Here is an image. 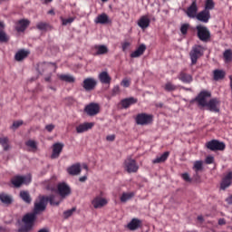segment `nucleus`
Listing matches in <instances>:
<instances>
[{
  "label": "nucleus",
  "instance_id": "f257e3e1",
  "mask_svg": "<svg viewBox=\"0 0 232 232\" xmlns=\"http://www.w3.org/2000/svg\"><path fill=\"white\" fill-rule=\"evenodd\" d=\"M211 92L204 90L191 102H197L198 106L208 107L211 111L219 112L220 101L218 98H213L208 102H207V99L211 98Z\"/></svg>",
  "mask_w": 232,
  "mask_h": 232
},
{
  "label": "nucleus",
  "instance_id": "f03ea898",
  "mask_svg": "<svg viewBox=\"0 0 232 232\" xmlns=\"http://www.w3.org/2000/svg\"><path fill=\"white\" fill-rule=\"evenodd\" d=\"M48 202L52 206H58L61 203V200L58 199V197L53 194L50 196H40L39 201L34 203V208L33 212H34L36 215L43 213V211H45Z\"/></svg>",
  "mask_w": 232,
  "mask_h": 232
},
{
  "label": "nucleus",
  "instance_id": "7ed1b4c3",
  "mask_svg": "<svg viewBox=\"0 0 232 232\" xmlns=\"http://www.w3.org/2000/svg\"><path fill=\"white\" fill-rule=\"evenodd\" d=\"M37 214L34 212L25 214L23 218L22 222L24 224L22 227L19 228V232H30L32 231L34 222L36 220Z\"/></svg>",
  "mask_w": 232,
  "mask_h": 232
},
{
  "label": "nucleus",
  "instance_id": "20e7f679",
  "mask_svg": "<svg viewBox=\"0 0 232 232\" xmlns=\"http://www.w3.org/2000/svg\"><path fill=\"white\" fill-rule=\"evenodd\" d=\"M204 54V48L201 45L193 46L189 56L191 59V65H195L198 63V60L202 57Z\"/></svg>",
  "mask_w": 232,
  "mask_h": 232
},
{
  "label": "nucleus",
  "instance_id": "39448f33",
  "mask_svg": "<svg viewBox=\"0 0 232 232\" xmlns=\"http://www.w3.org/2000/svg\"><path fill=\"white\" fill-rule=\"evenodd\" d=\"M196 30L198 33V37L200 41L207 43L210 40L211 34H210L209 30L208 29V27L199 24L196 27Z\"/></svg>",
  "mask_w": 232,
  "mask_h": 232
},
{
  "label": "nucleus",
  "instance_id": "423d86ee",
  "mask_svg": "<svg viewBox=\"0 0 232 232\" xmlns=\"http://www.w3.org/2000/svg\"><path fill=\"white\" fill-rule=\"evenodd\" d=\"M31 182V177L16 175L11 179V183L14 188H20L22 185H27Z\"/></svg>",
  "mask_w": 232,
  "mask_h": 232
},
{
  "label": "nucleus",
  "instance_id": "0eeeda50",
  "mask_svg": "<svg viewBox=\"0 0 232 232\" xmlns=\"http://www.w3.org/2000/svg\"><path fill=\"white\" fill-rule=\"evenodd\" d=\"M135 121L138 125H148L153 121V115L140 113L136 116Z\"/></svg>",
  "mask_w": 232,
  "mask_h": 232
},
{
  "label": "nucleus",
  "instance_id": "6e6552de",
  "mask_svg": "<svg viewBox=\"0 0 232 232\" xmlns=\"http://www.w3.org/2000/svg\"><path fill=\"white\" fill-rule=\"evenodd\" d=\"M206 146L208 150L212 151L216 150H224L226 149V144L222 141H219L218 140H212L206 143Z\"/></svg>",
  "mask_w": 232,
  "mask_h": 232
},
{
  "label": "nucleus",
  "instance_id": "1a4fd4ad",
  "mask_svg": "<svg viewBox=\"0 0 232 232\" xmlns=\"http://www.w3.org/2000/svg\"><path fill=\"white\" fill-rule=\"evenodd\" d=\"M124 168L128 173H136L139 169V166H138L136 160H132L130 158H128L124 161Z\"/></svg>",
  "mask_w": 232,
  "mask_h": 232
},
{
  "label": "nucleus",
  "instance_id": "9d476101",
  "mask_svg": "<svg viewBox=\"0 0 232 232\" xmlns=\"http://www.w3.org/2000/svg\"><path fill=\"white\" fill-rule=\"evenodd\" d=\"M57 193L64 198L72 193V190L65 182H62L57 185Z\"/></svg>",
  "mask_w": 232,
  "mask_h": 232
},
{
  "label": "nucleus",
  "instance_id": "9b49d317",
  "mask_svg": "<svg viewBox=\"0 0 232 232\" xmlns=\"http://www.w3.org/2000/svg\"><path fill=\"white\" fill-rule=\"evenodd\" d=\"M82 86L86 92L93 91L97 86V81L94 78H86L82 82Z\"/></svg>",
  "mask_w": 232,
  "mask_h": 232
},
{
  "label": "nucleus",
  "instance_id": "f8f14e48",
  "mask_svg": "<svg viewBox=\"0 0 232 232\" xmlns=\"http://www.w3.org/2000/svg\"><path fill=\"white\" fill-rule=\"evenodd\" d=\"M94 209H102L108 204V200L102 197L97 196L92 200Z\"/></svg>",
  "mask_w": 232,
  "mask_h": 232
},
{
  "label": "nucleus",
  "instance_id": "ddd939ff",
  "mask_svg": "<svg viewBox=\"0 0 232 232\" xmlns=\"http://www.w3.org/2000/svg\"><path fill=\"white\" fill-rule=\"evenodd\" d=\"M84 111L89 116H94L100 112V106L97 103H90L85 107Z\"/></svg>",
  "mask_w": 232,
  "mask_h": 232
},
{
  "label": "nucleus",
  "instance_id": "4468645a",
  "mask_svg": "<svg viewBox=\"0 0 232 232\" xmlns=\"http://www.w3.org/2000/svg\"><path fill=\"white\" fill-rule=\"evenodd\" d=\"M178 79L179 81H181L184 83H191L193 82V76L187 73V70L184 69L182 70L179 75H178Z\"/></svg>",
  "mask_w": 232,
  "mask_h": 232
},
{
  "label": "nucleus",
  "instance_id": "2eb2a0df",
  "mask_svg": "<svg viewBox=\"0 0 232 232\" xmlns=\"http://www.w3.org/2000/svg\"><path fill=\"white\" fill-rule=\"evenodd\" d=\"M64 145L63 143L57 142L53 145V153L51 158L53 160L59 158L61 152L63 151Z\"/></svg>",
  "mask_w": 232,
  "mask_h": 232
},
{
  "label": "nucleus",
  "instance_id": "dca6fc26",
  "mask_svg": "<svg viewBox=\"0 0 232 232\" xmlns=\"http://www.w3.org/2000/svg\"><path fill=\"white\" fill-rule=\"evenodd\" d=\"M198 11V8L197 5V0H194L191 5L187 9L186 14L189 18H195L198 15L197 14Z\"/></svg>",
  "mask_w": 232,
  "mask_h": 232
},
{
  "label": "nucleus",
  "instance_id": "f3484780",
  "mask_svg": "<svg viewBox=\"0 0 232 232\" xmlns=\"http://www.w3.org/2000/svg\"><path fill=\"white\" fill-rule=\"evenodd\" d=\"M196 18L204 24H208L211 18V14L210 12L203 10L197 14Z\"/></svg>",
  "mask_w": 232,
  "mask_h": 232
},
{
  "label": "nucleus",
  "instance_id": "a211bd4d",
  "mask_svg": "<svg viewBox=\"0 0 232 232\" xmlns=\"http://www.w3.org/2000/svg\"><path fill=\"white\" fill-rule=\"evenodd\" d=\"M142 221L138 218H132L131 221L127 225V227L130 231H136L139 227H141Z\"/></svg>",
  "mask_w": 232,
  "mask_h": 232
},
{
  "label": "nucleus",
  "instance_id": "6ab92c4d",
  "mask_svg": "<svg viewBox=\"0 0 232 232\" xmlns=\"http://www.w3.org/2000/svg\"><path fill=\"white\" fill-rule=\"evenodd\" d=\"M94 126L93 122H84L76 127L77 133H83L85 131H88L89 130L92 129Z\"/></svg>",
  "mask_w": 232,
  "mask_h": 232
},
{
  "label": "nucleus",
  "instance_id": "aec40b11",
  "mask_svg": "<svg viewBox=\"0 0 232 232\" xmlns=\"http://www.w3.org/2000/svg\"><path fill=\"white\" fill-rule=\"evenodd\" d=\"M30 24V21L27 20V19H22V20H19L17 23H16V26H15V29L17 32H24L25 29L29 26Z\"/></svg>",
  "mask_w": 232,
  "mask_h": 232
},
{
  "label": "nucleus",
  "instance_id": "412c9836",
  "mask_svg": "<svg viewBox=\"0 0 232 232\" xmlns=\"http://www.w3.org/2000/svg\"><path fill=\"white\" fill-rule=\"evenodd\" d=\"M82 169L80 163L73 164L67 169V172L72 176L79 175Z\"/></svg>",
  "mask_w": 232,
  "mask_h": 232
},
{
  "label": "nucleus",
  "instance_id": "4be33fe9",
  "mask_svg": "<svg viewBox=\"0 0 232 232\" xmlns=\"http://www.w3.org/2000/svg\"><path fill=\"white\" fill-rule=\"evenodd\" d=\"M138 102V100L133 98V97H130V98H126L121 101V105L123 109H128L130 105H133L135 103Z\"/></svg>",
  "mask_w": 232,
  "mask_h": 232
},
{
  "label": "nucleus",
  "instance_id": "5701e85b",
  "mask_svg": "<svg viewBox=\"0 0 232 232\" xmlns=\"http://www.w3.org/2000/svg\"><path fill=\"white\" fill-rule=\"evenodd\" d=\"M232 184V171H230L222 180L221 188L225 190Z\"/></svg>",
  "mask_w": 232,
  "mask_h": 232
},
{
  "label": "nucleus",
  "instance_id": "b1692460",
  "mask_svg": "<svg viewBox=\"0 0 232 232\" xmlns=\"http://www.w3.org/2000/svg\"><path fill=\"white\" fill-rule=\"evenodd\" d=\"M150 24V20L147 15H143L138 22V25L142 29H147Z\"/></svg>",
  "mask_w": 232,
  "mask_h": 232
},
{
  "label": "nucleus",
  "instance_id": "393cba45",
  "mask_svg": "<svg viewBox=\"0 0 232 232\" xmlns=\"http://www.w3.org/2000/svg\"><path fill=\"white\" fill-rule=\"evenodd\" d=\"M94 22L95 24H108L111 23V21L109 19V16L106 14H102L98 15Z\"/></svg>",
  "mask_w": 232,
  "mask_h": 232
},
{
  "label": "nucleus",
  "instance_id": "a878e982",
  "mask_svg": "<svg viewBox=\"0 0 232 232\" xmlns=\"http://www.w3.org/2000/svg\"><path fill=\"white\" fill-rule=\"evenodd\" d=\"M98 78L102 84H110L111 82V77L107 72H102Z\"/></svg>",
  "mask_w": 232,
  "mask_h": 232
},
{
  "label": "nucleus",
  "instance_id": "bb28decb",
  "mask_svg": "<svg viewBox=\"0 0 232 232\" xmlns=\"http://www.w3.org/2000/svg\"><path fill=\"white\" fill-rule=\"evenodd\" d=\"M30 54L29 51H25V50H19L15 55H14V59L17 62H21L23 60H24L28 55Z\"/></svg>",
  "mask_w": 232,
  "mask_h": 232
},
{
  "label": "nucleus",
  "instance_id": "cd10ccee",
  "mask_svg": "<svg viewBox=\"0 0 232 232\" xmlns=\"http://www.w3.org/2000/svg\"><path fill=\"white\" fill-rule=\"evenodd\" d=\"M145 51H146V45L141 44V45H140V47L135 52H133L130 54V57L131 58H138V57L141 56L144 53Z\"/></svg>",
  "mask_w": 232,
  "mask_h": 232
},
{
  "label": "nucleus",
  "instance_id": "c85d7f7f",
  "mask_svg": "<svg viewBox=\"0 0 232 232\" xmlns=\"http://www.w3.org/2000/svg\"><path fill=\"white\" fill-rule=\"evenodd\" d=\"M5 24L3 22H0V43H7L9 38L6 34L4 32Z\"/></svg>",
  "mask_w": 232,
  "mask_h": 232
},
{
  "label": "nucleus",
  "instance_id": "c756f323",
  "mask_svg": "<svg viewBox=\"0 0 232 232\" xmlns=\"http://www.w3.org/2000/svg\"><path fill=\"white\" fill-rule=\"evenodd\" d=\"M169 156V152L166 151L161 156H158L155 160H152V162L154 164L165 162L168 160Z\"/></svg>",
  "mask_w": 232,
  "mask_h": 232
},
{
  "label": "nucleus",
  "instance_id": "7c9ffc66",
  "mask_svg": "<svg viewBox=\"0 0 232 232\" xmlns=\"http://www.w3.org/2000/svg\"><path fill=\"white\" fill-rule=\"evenodd\" d=\"M20 198L27 204L32 202L31 196L27 190H22L19 194Z\"/></svg>",
  "mask_w": 232,
  "mask_h": 232
},
{
  "label": "nucleus",
  "instance_id": "2f4dec72",
  "mask_svg": "<svg viewBox=\"0 0 232 232\" xmlns=\"http://www.w3.org/2000/svg\"><path fill=\"white\" fill-rule=\"evenodd\" d=\"M59 79L63 82H69V83H72L75 82V79L73 76L72 75H69V74H61L58 76Z\"/></svg>",
  "mask_w": 232,
  "mask_h": 232
},
{
  "label": "nucleus",
  "instance_id": "473e14b6",
  "mask_svg": "<svg viewBox=\"0 0 232 232\" xmlns=\"http://www.w3.org/2000/svg\"><path fill=\"white\" fill-rule=\"evenodd\" d=\"M226 76V72L222 70H215L214 71V80L215 81H219L223 80Z\"/></svg>",
  "mask_w": 232,
  "mask_h": 232
},
{
  "label": "nucleus",
  "instance_id": "72a5a7b5",
  "mask_svg": "<svg viewBox=\"0 0 232 232\" xmlns=\"http://www.w3.org/2000/svg\"><path fill=\"white\" fill-rule=\"evenodd\" d=\"M95 49L97 50L96 55L106 54L109 52L105 45H95Z\"/></svg>",
  "mask_w": 232,
  "mask_h": 232
},
{
  "label": "nucleus",
  "instance_id": "f704fd0d",
  "mask_svg": "<svg viewBox=\"0 0 232 232\" xmlns=\"http://www.w3.org/2000/svg\"><path fill=\"white\" fill-rule=\"evenodd\" d=\"M134 196H135L134 192H124L121 197V201L124 203L130 200V198H132Z\"/></svg>",
  "mask_w": 232,
  "mask_h": 232
},
{
  "label": "nucleus",
  "instance_id": "c9c22d12",
  "mask_svg": "<svg viewBox=\"0 0 232 232\" xmlns=\"http://www.w3.org/2000/svg\"><path fill=\"white\" fill-rule=\"evenodd\" d=\"M8 142L9 140L7 137H0V144L2 145L5 151H7L10 148Z\"/></svg>",
  "mask_w": 232,
  "mask_h": 232
},
{
  "label": "nucleus",
  "instance_id": "e433bc0d",
  "mask_svg": "<svg viewBox=\"0 0 232 232\" xmlns=\"http://www.w3.org/2000/svg\"><path fill=\"white\" fill-rule=\"evenodd\" d=\"M214 8H215L214 1L213 0H206L204 10L207 11V12H210Z\"/></svg>",
  "mask_w": 232,
  "mask_h": 232
},
{
  "label": "nucleus",
  "instance_id": "4c0bfd02",
  "mask_svg": "<svg viewBox=\"0 0 232 232\" xmlns=\"http://www.w3.org/2000/svg\"><path fill=\"white\" fill-rule=\"evenodd\" d=\"M223 57L225 59L226 63H231L232 62V50H226L223 53Z\"/></svg>",
  "mask_w": 232,
  "mask_h": 232
},
{
  "label": "nucleus",
  "instance_id": "58836bf2",
  "mask_svg": "<svg viewBox=\"0 0 232 232\" xmlns=\"http://www.w3.org/2000/svg\"><path fill=\"white\" fill-rule=\"evenodd\" d=\"M193 169L196 171V174L198 175V172L203 169V161L202 160L195 161Z\"/></svg>",
  "mask_w": 232,
  "mask_h": 232
},
{
  "label": "nucleus",
  "instance_id": "ea45409f",
  "mask_svg": "<svg viewBox=\"0 0 232 232\" xmlns=\"http://www.w3.org/2000/svg\"><path fill=\"white\" fill-rule=\"evenodd\" d=\"M0 200L6 204V205H9L12 203V198L10 196L6 195V194H1L0 195Z\"/></svg>",
  "mask_w": 232,
  "mask_h": 232
},
{
  "label": "nucleus",
  "instance_id": "a19ab883",
  "mask_svg": "<svg viewBox=\"0 0 232 232\" xmlns=\"http://www.w3.org/2000/svg\"><path fill=\"white\" fill-rule=\"evenodd\" d=\"M25 145L29 148H31L32 151H35L37 150V143L33 140H29L25 142Z\"/></svg>",
  "mask_w": 232,
  "mask_h": 232
},
{
  "label": "nucleus",
  "instance_id": "79ce46f5",
  "mask_svg": "<svg viewBox=\"0 0 232 232\" xmlns=\"http://www.w3.org/2000/svg\"><path fill=\"white\" fill-rule=\"evenodd\" d=\"M164 89L167 92H174L178 89V87L173 83H171L170 82H169L165 84Z\"/></svg>",
  "mask_w": 232,
  "mask_h": 232
},
{
  "label": "nucleus",
  "instance_id": "37998d69",
  "mask_svg": "<svg viewBox=\"0 0 232 232\" xmlns=\"http://www.w3.org/2000/svg\"><path fill=\"white\" fill-rule=\"evenodd\" d=\"M36 27L40 31H46L50 27V25L47 23L41 22L37 24Z\"/></svg>",
  "mask_w": 232,
  "mask_h": 232
},
{
  "label": "nucleus",
  "instance_id": "c03bdc74",
  "mask_svg": "<svg viewBox=\"0 0 232 232\" xmlns=\"http://www.w3.org/2000/svg\"><path fill=\"white\" fill-rule=\"evenodd\" d=\"M76 211V208H72L71 209H68L66 211L63 212V217L64 218H69V217H72V215H73V213Z\"/></svg>",
  "mask_w": 232,
  "mask_h": 232
},
{
  "label": "nucleus",
  "instance_id": "a18cd8bd",
  "mask_svg": "<svg viewBox=\"0 0 232 232\" xmlns=\"http://www.w3.org/2000/svg\"><path fill=\"white\" fill-rule=\"evenodd\" d=\"M23 123H24L23 121H14V123H13L11 129L16 130V129H18L21 125H23Z\"/></svg>",
  "mask_w": 232,
  "mask_h": 232
},
{
  "label": "nucleus",
  "instance_id": "49530a36",
  "mask_svg": "<svg viewBox=\"0 0 232 232\" xmlns=\"http://www.w3.org/2000/svg\"><path fill=\"white\" fill-rule=\"evenodd\" d=\"M189 28V24H185L181 26L180 32L182 33L183 35H186L188 34V30Z\"/></svg>",
  "mask_w": 232,
  "mask_h": 232
},
{
  "label": "nucleus",
  "instance_id": "de8ad7c7",
  "mask_svg": "<svg viewBox=\"0 0 232 232\" xmlns=\"http://www.w3.org/2000/svg\"><path fill=\"white\" fill-rule=\"evenodd\" d=\"M181 177H182V179H183L185 181H187V182H191V181H192V179H191V178L189 177L188 173H183V174L181 175Z\"/></svg>",
  "mask_w": 232,
  "mask_h": 232
},
{
  "label": "nucleus",
  "instance_id": "09e8293b",
  "mask_svg": "<svg viewBox=\"0 0 232 232\" xmlns=\"http://www.w3.org/2000/svg\"><path fill=\"white\" fill-rule=\"evenodd\" d=\"M74 21L73 18H68V19H62L63 25H67L69 24H72Z\"/></svg>",
  "mask_w": 232,
  "mask_h": 232
},
{
  "label": "nucleus",
  "instance_id": "8fccbe9b",
  "mask_svg": "<svg viewBox=\"0 0 232 232\" xmlns=\"http://www.w3.org/2000/svg\"><path fill=\"white\" fill-rule=\"evenodd\" d=\"M120 93V87L117 85L112 89L111 95L116 96Z\"/></svg>",
  "mask_w": 232,
  "mask_h": 232
},
{
  "label": "nucleus",
  "instance_id": "3c124183",
  "mask_svg": "<svg viewBox=\"0 0 232 232\" xmlns=\"http://www.w3.org/2000/svg\"><path fill=\"white\" fill-rule=\"evenodd\" d=\"M121 85L125 88H128L130 85V82L127 79H123L121 82Z\"/></svg>",
  "mask_w": 232,
  "mask_h": 232
},
{
  "label": "nucleus",
  "instance_id": "603ef678",
  "mask_svg": "<svg viewBox=\"0 0 232 232\" xmlns=\"http://www.w3.org/2000/svg\"><path fill=\"white\" fill-rule=\"evenodd\" d=\"M214 160H215L214 157L208 156V157H207V159H206V163H207V164H212V163L214 162Z\"/></svg>",
  "mask_w": 232,
  "mask_h": 232
},
{
  "label": "nucleus",
  "instance_id": "864d4df0",
  "mask_svg": "<svg viewBox=\"0 0 232 232\" xmlns=\"http://www.w3.org/2000/svg\"><path fill=\"white\" fill-rule=\"evenodd\" d=\"M130 45V44L128 42L123 43L122 44V51L125 52Z\"/></svg>",
  "mask_w": 232,
  "mask_h": 232
},
{
  "label": "nucleus",
  "instance_id": "5fc2aeb1",
  "mask_svg": "<svg viewBox=\"0 0 232 232\" xmlns=\"http://www.w3.org/2000/svg\"><path fill=\"white\" fill-rule=\"evenodd\" d=\"M45 129L47 130V131L51 132L54 129V125L53 124L46 125Z\"/></svg>",
  "mask_w": 232,
  "mask_h": 232
},
{
  "label": "nucleus",
  "instance_id": "6e6d98bb",
  "mask_svg": "<svg viewBox=\"0 0 232 232\" xmlns=\"http://www.w3.org/2000/svg\"><path fill=\"white\" fill-rule=\"evenodd\" d=\"M106 140L108 141H113L115 140V135L114 134L109 135V136L106 137Z\"/></svg>",
  "mask_w": 232,
  "mask_h": 232
},
{
  "label": "nucleus",
  "instance_id": "4d7b16f0",
  "mask_svg": "<svg viewBox=\"0 0 232 232\" xmlns=\"http://www.w3.org/2000/svg\"><path fill=\"white\" fill-rule=\"evenodd\" d=\"M44 64L46 65V66L53 65V66H54V70L57 69L56 63H44Z\"/></svg>",
  "mask_w": 232,
  "mask_h": 232
},
{
  "label": "nucleus",
  "instance_id": "13d9d810",
  "mask_svg": "<svg viewBox=\"0 0 232 232\" xmlns=\"http://www.w3.org/2000/svg\"><path fill=\"white\" fill-rule=\"evenodd\" d=\"M226 201L229 204L232 205V194L228 198H227Z\"/></svg>",
  "mask_w": 232,
  "mask_h": 232
},
{
  "label": "nucleus",
  "instance_id": "bf43d9fd",
  "mask_svg": "<svg viewBox=\"0 0 232 232\" xmlns=\"http://www.w3.org/2000/svg\"><path fill=\"white\" fill-rule=\"evenodd\" d=\"M218 224H219V226H225V224H226L225 219H224V218H220V219L218 220Z\"/></svg>",
  "mask_w": 232,
  "mask_h": 232
},
{
  "label": "nucleus",
  "instance_id": "052dcab7",
  "mask_svg": "<svg viewBox=\"0 0 232 232\" xmlns=\"http://www.w3.org/2000/svg\"><path fill=\"white\" fill-rule=\"evenodd\" d=\"M86 179H87V177H86V176L81 177V178L79 179V180H80L81 182H84Z\"/></svg>",
  "mask_w": 232,
  "mask_h": 232
},
{
  "label": "nucleus",
  "instance_id": "680f3d73",
  "mask_svg": "<svg viewBox=\"0 0 232 232\" xmlns=\"http://www.w3.org/2000/svg\"><path fill=\"white\" fill-rule=\"evenodd\" d=\"M198 220L202 224L204 222V218L202 216H198Z\"/></svg>",
  "mask_w": 232,
  "mask_h": 232
},
{
  "label": "nucleus",
  "instance_id": "e2e57ef3",
  "mask_svg": "<svg viewBox=\"0 0 232 232\" xmlns=\"http://www.w3.org/2000/svg\"><path fill=\"white\" fill-rule=\"evenodd\" d=\"M47 189L51 191H54L55 188L54 187H50L49 185L47 186Z\"/></svg>",
  "mask_w": 232,
  "mask_h": 232
},
{
  "label": "nucleus",
  "instance_id": "0e129e2a",
  "mask_svg": "<svg viewBox=\"0 0 232 232\" xmlns=\"http://www.w3.org/2000/svg\"><path fill=\"white\" fill-rule=\"evenodd\" d=\"M48 14L54 15L55 13H54V11L52 9V10H50V11L48 12Z\"/></svg>",
  "mask_w": 232,
  "mask_h": 232
},
{
  "label": "nucleus",
  "instance_id": "69168bd1",
  "mask_svg": "<svg viewBox=\"0 0 232 232\" xmlns=\"http://www.w3.org/2000/svg\"><path fill=\"white\" fill-rule=\"evenodd\" d=\"M44 80H45V82H50L51 81V75L45 77Z\"/></svg>",
  "mask_w": 232,
  "mask_h": 232
},
{
  "label": "nucleus",
  "instance_id": "338daca9",
  "mask_svg": "<svg viewBox=\"0 0 232 232\" xmlns=\"http://www.w3.org/2000/svg\"><path fill=\"white\" fill-rule=\"evenodd\" d=\"M38 232H49V231H48V229H46V228H42V229H40Z\"/></svg>",
  "mask_w": 232,
  "mask_h": 232
},
{
  "label": "nucleus",
  "instance_id": "774afa93",
  "mask_svg": "<svg viewBox=\"0 0 232 232\" xmlns=\"http://www.w3.org/2000/svg\"><path fill=\"white\" fill-rule=\"evenodd\" d=\"M229 79H230V88H231V91H232V75L229 76Z\"/></svg>",
  "mask_w": 232,
  "mask_h": 232
}]
</instances>
